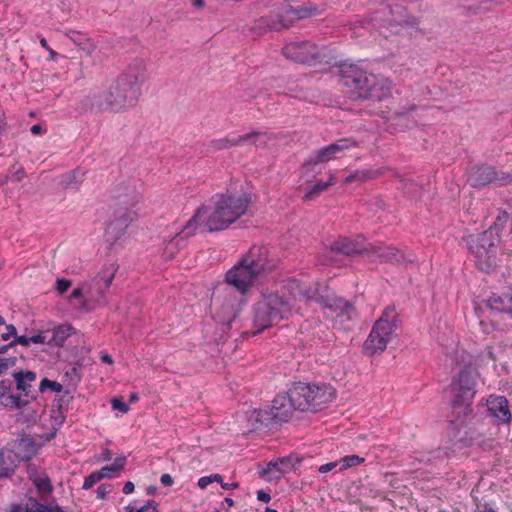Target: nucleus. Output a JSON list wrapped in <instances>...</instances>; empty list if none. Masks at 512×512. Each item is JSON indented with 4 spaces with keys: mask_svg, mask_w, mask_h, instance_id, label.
Here are the masks:
<instances>
[{
    "mask_svg": "<svg viewBox=\"0 0 512 512\" xmlns=\"http://www.w3.org/2000/svg\"><path fill=\"white\" fill-rule=\"evenodd\" d=\"M289 290L291 294L288 297L272 291L261 293L253 307L254 324L259 330L287 319L301 310L300 302L307 303L312 300L329 309L335 317L346 315L347 319L350 318L351 305L342 298L330 294L325 286L321 287L320 291L318 288L312 289L304 283L293 280L290 282Z\"/></svg>",
    "mask_w": 512,
    "mask_h": 512,
    "instance_id": "obj_1",
    "label": "nucleus"
},
{
    "mask_svg": "<svg viewBox=\"0 0 512 512\" xmlns=\"http://www.w3.org/2000/svg\"><path fill=\"white\" fill-rule=\"evenodd\" d=\"M248 208V199L231 193L216 194L201 206L186 223L184 232L193 235L199 227L209 231L224 230L243 216Z\"/></svg>",
    "mask_w": 512,
    "mask_h": 512,
    "instance_id": "obj_2",
    "label": "nucleus"
},
{
    "mask_svg": "<svg viewBox=\"0 0 512 512\" xmlns=\"http://www.w3.org/2000/svg\"><path fill=\"white\" fill-rule=\"evenodd\" d=\"M144 80L143 67H129L104 86L95 97V105L100 110L114 113L132 109L141 96Z\"/></svg>",
    "mask_w": 512,
    "mask_h": 512,
    "instance_id": "obj_3",
    "label": "nucleus"
},
{
    "mask_svg": "<svg viewBox=\"0 0 512 512\" xmlns=\"http://www.w3.org/2000/svg\"><path fill=\"white\" fill-rule=\"evenodd\" d=\"M269 269L267 249L254 246L226 272L225 282L244 296L258 277Z\"/></svg>",
    "mask_w": 512,
    "mask_h": 512,
    "instance_id": "obj_4",
    "label": "nucleus"
},
{
    "mask_svg": "<svg viewBox=\"0 0 512 512\" xmlns=\"http://www.w3.org/2000/svg\"><path fill=\"white\" fill-rule=\"evenodd\" d=\"M508 220V214L502 213L495 224L487 231L479 235L469 236L467 244L474 255L477 267L485 272L491 271L499 262L500 238L499 231Z\"/></svg>",
    "mask_w": 512,
    "mask_h": 512,
    "instance_id": "obj_5",
    "label": "nucleus"
},
{
    "mask_svg": "<svg viewBox=\"0 0 512 512\" xmlns=\"http://www.w3.org/2000/svg\"><path fill=\"white\" fill-rule=\"evenodd\" d=\"M458 359L459 368L454 373L451 383V392L454 396L453 406L463 407L464 410H467L474 399L481 379L469 354L462 352Z\"/></svg>",
    "mask_w": 512,
    "mask_h": 512,
    "instance_id": "obj_6",
    "label": "nucleus"
},
{
    "mask_svg": "<svg viewBox=\"0 0 512 512\" xmlns=\"http://www.w3.org/2000/svg\"><path fill=\"white\" fill-rule=\"evenodd\" d=\"M342 82L359 98L381 100L387 97L391 90V82L388 79L358 70L344 74Z\"/></svg>",
    "mask_w": 512,
    "mask_h": 512,
    "instance_id": "obj_7",
    "label": "nucleus"
},
{
    "mask_svg": "<svg viewBox=\"0 0 512 512\" xmlns=\"http://www.w3.org/2000/svg\"><path fill=\"white\" fill-rule=\"evenodd\" d=\"M296 407L301 411H316L335 398L334 389L327 385L297 383L292 387Z\"/></svg>",
    "mask_w": 512,
    "mask_h": 512,
    "instance_id": "obj_8",
    "label": "nucleus"
},
{
    "mask_svg": "<svg viewBox=\"0 0 512 512\" xmlns=\"http://www.w3.org/2000/svg\"><path fill=\"white\" fill-rule=\"evenodd\" d=\"M396 328V315L393 310L387 309L374 324L370 334L364 342V351L368 355L382 353L391 341Z\"/></svg>",
    "mask_w": 512,
    "mask_h": 512,
    "instance_id": "obj_9",
    "label": "nucleus"
},
{
    "mask_svg": "<svg viewBox=\"0 0 512 512\" xmlns=\"http://www.w3.org/2000/svg\"><path fill=\"white\" fill-rule=\"evenodd\" d=\"M37 447L29 438L15 440L8 447L0 451V462L5 475L14 470L17 463L28 460L36 453Z\"/></svg>",
    "mask_w": 512,
    "mask_h": 512,
    "instance_id": "obj_10",
    "label": "nucleus"
},
{
    "mask_svg": "<svg viewBox=\"0 0 512 512\" xmlns=\"http://www.w3.org/2000/svg\"><path fill=\"white\" fill-rule=\"evenodd\" d=\"M243 301L237 298L231 290L219 292L212 299L214 317L221 323H230L237 316Z\"/></svg>",
    "mask_w": 512,
    "mask_h": 512,
    "instance_id": "obj_11",
    "label": "nucleus"
},
{
    "mask_svg": "<svg viewBox=\"0 0 512 512\" xmlns=\"http://www.w3.org/2000/svg\"><path fill=\"white\" fill-rule=\"evenodd\" d=\"M116 271L117 267L114 264H109L102 268L95 283H90L89 285V299L96 300L97 303L104 299L105 291L110 287Z\"/></svg>",
    "mask_w": 512,
    "mask_h": 512,
    "instance_id": "obj_12",
    "label": "nucleus"
},
{
    "mask_svg": "<svg viewBox=\"0 0 512 512\" xmlns=\"http://www.w3.org/2000/svg\"><path fill=\"white\" fill-rule=\"evenodd\" d=\"M283 54L294 61L308 63L317 59L320 51L310 42H293L283 48Z\"/></svg>",
    "mask_w": 512,
    "mask_h": 512,
    "instance_id": "obj_13",
    "label": "nucleus"
},
{
    "mask_svg": "<svg viewBox=\"0 0 512 512\" xmlns=\"http://www.w3.org/2000/svg\"><path fill=\"white\" fill-rule=\"evenodd\" d=\"M185 226L175 228L162 237L161 256L165 260L172 259L183 245V240L190 235L184 232Z\"/></svg>",
    "mask_w": 512,
    "mask_h": 512,
    "instance_id": "obj_14",
    "label": "nucleus"
},
{
    "mask_svg": "<svg viewBox=\"0 0 512 512\" xmlns=\"http://www.w3.org/2000/svg\"><path fill=\"white\" fill-rule=\"evenodd\" d=\"M353 145L354 143L350 140H339L336 143L330 144L320 149L315 155L311 156L308 161V165L314 167L318 164L326 163L331 159L338 157L340 153L349 149Z\"/></svg>",
    "mask_w": 512,
    "mask_h": 512,
    "instance_id": "obj_15",
    "label": "nucleus"
},
{
    "mask_svg": "<svg viewBox=\"0 0 512 512\" xmlns=\"http://www.w3.org/2000/svg\"><path fill=\"white\" fill-rule=\"evenodd\" d=\"M296 403L293 399L292 388L288 394H278L271 404V415L280 421H286L296 410Z\"/></svg>",
    "mask_w": 512,
    "mask_h": 512,
    "instance_id": "obj_16",
    "label": "nucleus"
},
{
    "mask_svg": "<svg viewBox=\"0 0 512 512\" xmlns=\"http://www.w3.org/2000/svg\"><path fill=\"white\" fill-rule=\"evenodd\" d=\"M0 404L8 409H19L27 404L9 379L0 381Z\"/></svg>",
    "mask_w": 512,
    "mask_h": 512,
    "instance_id": "obj_17",
    "label": "nucleus"
},
{
    "mask_svg": "<svg viewBox=\"0 0 512 512\" xmlns=\"http://www.w3.org/2000/svg\"><path fill=\"white\" fill-rule=\"evenodd\" d=\"M509 181H512L511 177L503 176L498 178L496 172L492 168L486 166L473 169L469 175V182L473 186H485L492 182L503 185Z\"/></svg>",
    "mask_w": 512,
    "mask_h": 512,
    "instance_id": "obj_18",
    "label": "nucleus"
},
{
    "mask_svg": "<svg viewBox=\"0 0 512 512\" xmlns=\"http://www.w3.org/2000/svg\"><path fill=\"white\" fill-rule=\"evenodd\" d=\"M487 408L489 414L499 422L509 423L511 421L508 402L504 397L490 396L487 400Z\"/></svg>",
    "mask_w": 512,
    "mask_h": 512,
    "instance_id": "obj_19",
    "label": "nucleus"
},
{
    "mask_svg": "<svg viewBox=\"0 0 512 512\" xmlns=\"http://www.w3.org/2000/svg\"><path fill=\"white\" fill-rule=\"evenodd\" d=\"M269 141V136L261 132H251L239 136H234L226 140L227 146H265Z\"/></svg>",
    "mask_w": 512,
    "mask_h": 512,
    "instance_id": "obj_20",
    "label": "nucleus"
},
{
    "mask_svg": "<svg viewBox=\"0 0 512 512\" xmlns=\"http://www.w3.org/2000/svg\"><path fill=\"white\" fill-rule=\"evenodd\" d=\"M48 330L49 347H61L74 333V328L68 324L58 325Z\"/></svg>",
    "mask_w": 512,
    "mask_h": 512,
    "instance_id": "obj_21",
    "label": "nucleus"
},
{
    "mask_svg": "<svg viewBox=\"0 0 512 512\" xmlns=\"http://www.w3.org/2000/svg\"><path fill=\"white\" fill-rule=\"evenodd\" d=\"M331 248L346 255L361 253L366 249L363 240H351L348 238L338 239L332 244Z\"/></svg>",
    "mask_w": 512,
    "mask_h": 512,
    "instance_id": "obj_22",
    "label": "nucleus"
},
{
    "mask_svg": "<svg viewBox=\"0 0 512 512\" xmlns=\"http://www.w3.org/2000/svg\"><path fill=\"white\" fill-rule=\"evenodd\" d=\"M10 512H60V509L54 505H42L35 499L30 498L25 504L11 506Z\"/></svg>",
    "mask_w": 512,
    "mask_h": 512,
    "instance_id": "obj_23",
    "label": "nucleus"
},
{
    "mask_svg": "<svg viewBox=\"0 0 512 512\" xmlns=\"http://www.w3.org/2000/svg\"><path fill=\"white\" fill-rule=\"evenodd\" d=\"M64 35L88 56L92 55L95 51V45L92 40L82 33L74 30H66Z\"/></svg>",
    "mask_w": 512,
    "mask_h": 512,
    "instance_id": "obj_24",
    "label": "nucleus"
},
{
    "mask_svg": "<svg viewBox=\"0 0 512 512\" xmlns=\"http://www.w3.org/2000/svg\"><path fill=\"white\" fill-rule=\"evenodd\" d=\"M13 377L16 382V390L19 391V393L22 392L26 396L31 387V383L36 379V374L31 371L15 372Z\"/></svg>",
    "mask_w": 512,
    "mask_h": 512,
    "instance_id": "obj_25",
    "label": "nucleus"
},
{
    "mask_svg": "<svg viewBox=\"0 0 512 512\" xmlns=\"http://www.w3.org/2000/svg\"><path fill=\"white\" fill-rule=\"evenodd\" d=\"M126 464V457L119 456L117 457L111 465H107L102 467L97 473L100 478L103 479H112L117 476V474L123 469Z\"/></svg>",
    "mask_w": 512,
    "mask_h": 512,
    "instance_id": "obj_26",
    "label": "nucleus"
},
{
    "mask_svg": "<svg viewBox=\"0 0 512 512\" xmlns=\"http://www.w3.org/2000/svg\"><path fill=\"white\" fill-rule=\"evenodd\" d=\"M124 512H158V505L154 500L140 503L135 500L124 507Z\"/></svg>",
    "mask_w": 512,
    "mask_h": 512,
    "instance_id": "obj_27",
    "label": "nucleus"
},
{
    "mask_svg": "<svg viewBox=\"0 0 512 512\" xmlns=\"http://www.w3.org/2000/svg\"><path fill=\"white\" fill-rule=\"evenodd\" d=\"M488 305L491 309L507 311L512 315V298H508L507 296L502 298L500 296L493 295L489 298Z\"/></svg>",
    "mask_w": 512,
    "mask_h": 512,
    "instance_id": "obj_28",
    "label": "nucleus"
},
{
    "mask_svg": "<svg viewBox=\"0 0 512 512\" xmlns=\"http://www.w3.org/2000/svg\"><path fill=\"white\" fill-rule=\"evenodd\" d=\"M335 175L333 173L329 174V177L326 181H319L313 186H311L305 194L306 199H313L318 196L321 192L326 190L330 185L334 183Z\"/></svg>",
    "mask_w": 512,
    "mask_h": 512,
    "instance_id": "obj_29",
    "label": "nucleus"
},
{
    "mask_svg": "<svg viewBox=\"0 0 512 512\" xmlns=\"http://www.w3.org/2000/svg\"><path fill=\"white\" fill-rule=\"evenodd\" d=\"M83 181V173L78 171H73L66 175L62 176L61 184L66 189H74L77 190Z\"/></svg>",
    "mask_w": 512,
    "mask_h": 512,
    "instance_id": "obj_30",
    "label": "nucleus"
},
{
    "mask_svg": "<svg viewBox=\"0 0 512 512\" xmlns=\"http://www.w3.org/2000/svg\"><path fill=\"white\" fill-rule=\"evenodd\" d=\"M29 475L40 493L46 494L51 491V484L45 474H39L30 470Z\"/></svg>",
    "mask_w": 512,
    "mask_h": 512,
    "instance_id": "obj_31",
    "label": "nucleus"
},
{
    "mask_svg": "<svg viewBox=\"0 0 512 512\" xmlns=\"http://www.w3.org/2000/svg\"><path fill=\"white\" fill-rule=\"evenodd\" d=\"M372 252L376 254L378 258L385 261L396 260L398 256V250L392 247L376 246L372 248Z\"/></svg>",
    "mask_w": 512,
    "mask_h": 512,
    "instance_id": "obj_32",
    "label": "nucleus"
},
{
    "mask_svg": "<svg viewBox=\"0 0 512 512\" xmlns=\"http://www.w3.org/2000/svg\"><path fill=\"white\" fill-rule=\"evenodd\" d=\"M276 466H280V473L283 474L288 473L294 469L291 458H283L278 461L268 463L265 468V473H270Z\"/></svg>",
    "mask_w": 512,
    "mask_h": 512,
    "instance_id": "obj_33",
    "label": "nucleus"
},
{
    "mask_svg": "<svg viewBox=\"0 0 512 512\" xmlns=\"http://www.w3.org/2000/svg\"><path fill=\"white\" fill-rule=\"evenodd\" d=\"M89 285L90 284H85L87 289H85V287L75 288L70 295V299H84L83 306L86 308H91L92 307L91 302H97V301L89 299V294H88Z\"/></svg>",
    "mask_w": 512,
    "mask_h": 512,
    "instance_id": "obj_34",
    "label": "nucleus"
},
{
    "mask_svg": "<svg viewBox=\"0 0 512 512\" xmlns=\"http://www.w3.org/2000/svg\"><path fill=\"white\" fill-rule=\"evenodd\" d=\"M377 173L371 170L356 171L345 178V184H351L354 181H365L376 177Z\"/></svg>",
    "mask_w": 512,
    "mask_h": 512,
    "instance_id": "obj_35",
    "label": "nucleus"
},
{
    "mask_svg": "<svg viewBox=\"0 0 512 512\" xmlns=\"http://www.w3.org/2000/svg\"><path fill=\"white\" fill-rule=\"evenodd\" d=\"M363 461H364V459L359 457V456H357V455L345 456V457L341 458L340 460H338V462H339V470L343 471V470H346L348 468L357 466V465L361 464Z\"/></svg>",
    "mask_w": 512,
    "mask_h": 512,
    "instance_id": "obj_36",
    "label": "nucleus"
},
{
    "mask_svg": "<svg viewBox=\"0 0 512 512\" xmlns=\"http://www.w3.org/2000/svg\"><path fill=\"white\" fill-rule=\"evenodd\" d=\"M52 390L54 392H61L62 391V385L59 382L56 381H50L49 379H43L40 383L39 390L41 392H45L46 390Z\"/></svg>",
    "mask_w": 512,
    "mask_h": 512,
    "instance_id": "obj_37",
    "label": "nucleus"
},
{
    "mask_svg": "<svg viewBox=\"0 0 512 512\" xmlns=\"http://www.w3.org/2000/svg\"><path fill=\"white\" fill-rule=\"evenodd\" d=\"M33 344H46L49 346V330L39 331L37 334L30 337Z\"/></svg>",
    "mask_w": 512,
    "mask_h": 512,
    "instance_id": "obj_38",
    "label": "nucleus"
},
{
    "mask_svg": "<svg viewBox=\"0 0 512 512\" xmlns=\"http://www.w3.org/2000/svg\"><path fill=\"white\" fill-rule=\"evenodd\" d=\"M16 357H0V374L16 365Z\"/></svg>",
    "mask_w": 512,
    "mask_h": 512,
    "instance_id": "obj_39",
    "label": "nucleus"
},
{
    "mask_svg": "<svg viewBox=\"0 0 512 512\" xmlns=\"http://www.w3.org/2000/svg\"><path fill=\"white\" fill-rule=\"evenodd\" d=\"M101 480L102 479L100 478L97 471L93 472L84 479L82 488L85 490L91 489L95 484H97Z\"/></svg>",
    "mask_w": 512,
    "mask_h": 512,
    "instance_id": "obj_40",
    "label": "nucleus"
},
{
    "mask_svg": "<svg viewBox=\"0 0 512 512\" xmlns=\"http://www.w3.org/2000/svg\"><path fill=\"white\" fill-rule=\"evenodd\" d=\"M71 284L70 280L58 278L55 283V289L58 294L62 295L71 287Z\"/></svg>",
    "mask_w": 512,
    "mask_h": 512,
    "instance_id": "obj_41",
    "label": "nucleus"
},
{
    "mask_svg": "<svg viewBox=\"0 0 512 512\" xmlns=\"http://www.w3.org/2000/svg\"><path fill=\"white\" fill-rule=\"evenodd\" d=\"M289 14H291L292 19H301L308 16L313 15L314 13L311 10L303 9V10H294L291 9L288 11Z\"/></svg>",
    "mask_w": 512,
    "mask_h": 512,
    "instance_id": "obj_42",
    "label": "nucleus"
},
{
    "mask_svg": "<svg viewBox=\"0 0 512 512\" xmlns=\"http://www.w3.org/2000/svg\"><path fill=\"white\" fill-rule=\"evenodd\" d=\"M16 335H17V330H16L15 326L10 324V325L6 326V331L1 334V339L3 341H8L11 338L15 339Z\"/></svg>",
    "mask_w": 512,
    "mask_h": 512,
    "instance_id": "obj_43",
    "label": "nucleus"
},
{
    "mask_svg": "<svg viewBox=\"0 0 512 512\" xmlns=\"http://www.w3.org/2000/svg\"><path fill=\"white\" fill-rule=\"evenodd\" d=\"M111 405L114 410H118L121 413H127L129 411L128 405L126 403H124L123 401H121L120 399H117V398L113 399L111 401Z\"/></svg>",
    "mask_w": 512,
    "mask_h": 512,
    "instance_id": "obj_44",
    "label": "nucleus"
},
{
    "mask_svg": "<svg viewBox=\"0 0 512 512\" xmlns=\"http://www.w3.org/2000/svg\"><path fill=\"white\" fill-rule=\"evenodd\" d=\"M279 468H280V466L274 467V470H272L270 473H265V469H263L261 474H262V476H265L267 478V480H269V481L276 480V479H279L283 475V473H280Z\"/></svg>",
    "mask_w": 512,
    "mask_h": 512,
    "instance_id": "obj_45",
    "label": "nucleus"
},
{
    "mask_svg": "<svg viewBox=\"0 0 512 512\" xmlns=\"http://www.w3.org/2000/svg\"><path fill=\"white\" fill-rule=\"evenodd\" d=\"M25 170L23 167H17L11 174V180L14 182H21L25 178Z\"/></svg>",
    "mask_w": 512,
    "mask_h": 512,
    "instance_id": "obj_46",
    "label": "nucleus"
},
{
    "mask_svg": "<svg viewBox=\"0 0 512 512\" xmlns=\"http://www.w3.org/2000/svg\"><path fill=\"white\" fill-rule=\"evenodd\" d=\"M16 344H19V345H22V346H25V347H28L30 344H31V340H30V337H26V336H17L15 337V339H13L10 343H9V346H14Z\"/></svg>",
    "mask_w": 512,
    "mask_h": 512,
    "instance_id": "obj_47",
    "label": "nucleus"
},
{
    "mask_svg": "<svg viewBox=\"0 0 512 512\" xmlns=\"http://www.w3.org/2000/svg\"><path fill=\"white\" fill-rule=\"evenodd\" d=\"M97 497L104 500L106 496L111 492V485H102L97 488Z\"/></svg>",
    "mask_w": 512,
    "mask_h": 512,
    "instance_id": "obj_48",
    "label": "nucleus"
},
{
    "mask_svg": "<svg viewBox=\"0 0 512 512\" xmlns=\"http://www.w3.org/2000/svg\"><path fill=\"white\" fill-rule=\"evenodd\" d=\"M336 468H339V462L338 460L337 461H334V462H330V463H327V464H323L319 467V472L320 473H327V472H330L332 471L333 469H336Z\"/></svg>",
    "mask_w": 512,
    "mask_h": 512,
    "instance_id": "obj_49",
    "label": "nucleus"
},
{
    "mask_svg": "<svg viewBox=\"0 0 512 512\" xmlns=\"http://www.w3.org/2000/svg\"><path fill=\"white\" fill-rule=\"evenodd\" d=\"M211 483L212 482H211V477L210 476H203V477L198 479V483L197 484H198L199 488L205 489Z\"/></svg>",
    "mask_w": 512,
    "mask_h": 512,
    "instance_id": "obj_50",
    "label": "nucleus"
},
{
    "mask_svg": "<svg viewBox=\"0 0 512 512\" xmlns=\"http://www.w3.org/2000/svg\"><path fill=\"white\" fill-rule=\"evenodd\" d=\"M257 499L261 502L268 503L271 500V497L267 492L259 490L257 492Z\"/></svg>",
    "mask_w": 512,
    "mask_h": 512,
    "instance_id": "obj_51",
    "label": "nucleus"
},
{
    "mask_svg": "<svg viewBox=\"0 0 512 512\" xmlns=\"http://www.w3.org/2000/svg\"><path fill=\"white\" fill-rule=\"evenodd\" d=\"M160 482L164 486H171L173 484V479L170 474H163L160 478Z\"/></svg>",
    "mask_w": 512,
    "mask_h": 512,
    "instance_id": "obj_52",
    "label": "nucleus"
},
{
    "mask_svg": "<svg viewBox=\"0 0 512 512\" xmlns=\"http://www.w3.org/2000/svg\"><path fill=\"white\" fill-rule=\"evenodd\" d=\"M134 484L131 481H128L124 484L123 487V493L124 494H131L134 491Z\"/></svg>",
    "mask_w": 512,
    "mask_h": 512,
    "instance_id": "obj_53",
    "label": "nucleus"
},
{
    "mask_svg": "<svg viewBox=\"0 0 512 512\" xmlns=\"http://www.w3.org/2000/svg\"><path fill=\"white\" fill-rule=\"evenodd\" d=\"M100 359L104 363H107V364H112L113 363L112 357L110 355H108L107 353H104V352L101 353Z\"/></svg>",
    "mask_w": 512,
    "mask_h": 512,
    "instance_id": "obj_54",
    "label": "nucleus"
},
{
    "mask_svg": "<svg viewBox=\"0 0 512 512\" xmlns=\"http://www.w3.org/2000/svg\"><path fill=\"white\" fill-rule=\"evenodd\" d=\"M221 486L223 489L225 490H231V489H235L238 487V483L236 482H232V483H221Z\"/></svg>",
    "mask_w": 512,
    "mask_h": 512,
    "instance_id": "obj_55",
    "label": "nucleus"
},
{
    "mask_svg": "<svg viewBox=\"0 0 512 512\" xmlns=\"http://www.w3.org/2000/svg\"><path fill=\"white\" fill-rule=\"evenodd\" d=\"M46 51L49 54L48 60H55L59 56V54L56 51H54L52 48H49Z\"/></svg>",
    "mask_w": 512,
    "mask_h": 512,
    "instance_id": "obj_56",
    "label": "nucleus"
},
{
    "mask_svg": "<svg viewBox=\"0 0 512 512\" xmlns=\"http://www.w3.org/2000/svg\"><path fill=\"white\" fill-rule=\"evenodd\" d=\"M211 477V482L214 483V482H217V483H222V476L220 474H211L209 475Z\"/></svg>",
    "mask_w": 512,
    "mask_h": 512,
    "instance_id": "obj_57",
    "label": "nucleus"
},
{
    "mask_svg": "<svg viewBox=\"0 0 512 512\" xmlns=\"http://www.w3.org/2000/svg\"><path fill=\"white\" fill-rule=\"evenodd\" d=\"M41 130H42V128H41V126H40V125H33V126L31 127V132H32L33 134H39V133L41 132Z\"/></svg>",
    "mask_w": 512,
    "mask_h": 512,
    "instance_id": "obj_58",
    "label": "nucleus"
},
{
    "mask_svg": "<svg viewBox=\"0 0 512 512\" xmlns=\"http://www.w3.org/2000/svg\"><path fill=\"white\" fill-rule=\"evenodd\" d=\"M40 45H41V47H43L45 50H47V49H49V48H50L45 38H41V39H40Z\"/></svg>",
    "mask_w": 512,
    "mask_h": 512,
    "instance_id": "obj_59",
    "label": "nucleus"
},
{
    "mask_svg": "<svg viewBox=\"0 0 512 512\" xmlns=\"http://www.w3.org/2000/svg\"><path fill=\"white\" fill-rule=\"evenodd\" d=\"M224 502L229 506L232 507L234 505V501L231 498H225Z\"/></svg>",
    "mask_w": 512,
    "mask_h": 512,
    "instance_id": "obj_60",
    "label": "nucleus"
},
{
    "mask_svg": "<svg viewBox=\"0 0 512 512\" xmlns=\"http://www.w3.org/2000/svg\"><path fill=\"white\" fill-rule=\"evenodd\" d=\"M194 5L201 7L203 5V1L202 0H194Z\"/></svg>",
    "mask_w": 512,
    "mask_h": 512,
    "instance_id": "obj_61",
    "label": "nucleus"
},
{
    "mask_svg": "<svg viewBox=\"0 0 512 512\" xmlns=\"http://www.w3.org/2000/svg\"><path fill=\"white\" fill-rule=\"evenodd\" d=\"M130 399H131L132 402L137 401L138 396L136 394H133V395H131Z\"/></svg>",
    "mask_w": 512,
    "mask_h": 512,
    "instance_id": "obj_62",
    "label": "nucleus"
},
{
    "mask_svg": "<svg viewBox=\"0 0 512 512\" xmlns=\"http://www.w3.org/2000/svg\"><path fill=\"white\" fill-rule=\"evenodd\" d=\"M486 354L490 359H493L492 351L490 349L487 350Z\"/></svg>",
    "mask_w": 512,
    "mask_h": 512,
    "instance_id": "obj_63",
    "label": "nucleus"
},
{
    "mask_svg": "<svg viewBox=\"0 0 512 512\" xmlns=\"http://www.w3.org/2000/svg\"><path fill=\"white\" fill-rule=\"evenodd\" d=\"M265 512H278V511H277V510H275V509H272V508L267 507V508H266V510H265Z\"/></svg>",
    "mask_w": 512,
    "mask_h": 512,
    "instance_id": "obj_64",
    "label": "nucleus"
}]
</instances>
